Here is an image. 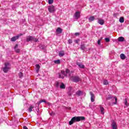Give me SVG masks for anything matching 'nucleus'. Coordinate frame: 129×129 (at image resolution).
Returning a JSON list of instances; mask_svg holds the SVG:
<instances>
[{
  "label": "nucleus",
  "mask_w": 129,
  "mask_h": 129,
  "mask_svg": "<svg viewBox=\"0 0 129 129\" xmlns=\"http://www.w3.org/2000/svg\"><path fill=\"white\" fill-rule=\"evenodd\" d=\"M85 119V117L84 116H77L73 117L71 121H69L70 125H71L74 123V122H76L77 121H80V120H84Z\"/></svg>",
  "instance_id": "obj_1"
},
{
  "label": "nucleus",
  "mask_w": 129,
  "mask_h": 129,
  "mask_svg": "<svg viewBox=\"0 0 129 129\" xmlns=\"http://www.w3.org/2000/svg\"><path fill=\"white\" fill-rule=\"evenodd\" d=\"M67 74L69 75V77H71V75H70V71L68 69L66 70V72L64 71H61L60 73L58 74L59 78H61V79H63L64 76H68Z\"/></svg>",
  "instance_id": "obj_2"
},
{
  "label": "nucleus",
  "mask_w": 129,
  "mask_h": 129,
  "mask_svg": "<svg viewBox=\"0 0 129 129\" xmlns=\"http://www.w3.org/2000/svg\"><path fill=\"white\" fill-rule=\"evenodd\" d=\"M11 69V64L9 62L5 63V67L3 68V71L5 73H7L9 70Z\"/></svg>",
  "instance_id": "obj_3"
},
{
  "label": "nucleus",
  "mask_w": 129,
  "mask_h": 129,
  "mask_svg": "<svg viewBox=\"0 0 129 129\" xmlns=\"http://www.w3.org/2000/svg\"><path fill=\"white\" fill-rule=\"evenodd\" d=\"M48 10L49 13H55V12H56V9L55 8V6L53 5L48 6Z\"/></svg>",
  "instance_id": "obj_4"
},
{
  "label": "nucleus",
  "mask_w": 129,
  "mask_h": 129,
  "mask_svg": "<svg viewBox=\"0 0 129 129\" xmlns=\"http://www.w3.org/2000/svg\"><path fill=\"white\" fill-rule=\"evenodd\" d=\"M71 80L74 81V82H79V81H81V78L77 76L71 77Z\"/></svg>",
  "instance_id": "obj_5"
},
{
  "label": "nucleus",
  "mask_w": 129,
  "mask_h": 129,
  "mask_svg": "<svg viewBox=\"0 0 129 129\" xmlns=\"http://www.w3.org/2000/svg\"><path fill=\"white\" fill-rule=\"evenodd\" d=\"M30 41H34V42H38V39L34 38L33 36H28L27 37V41L30 42Z\"/></svg>",
  "instance_id": "obj_6"
},
{
  "label": "nucleus",
  "mask_w": 129,
  "mask_h": 129,
  "mask_svg": "<svg viewBox=\"0 0 129 129\" xmlns=\"http://www.w3.org/2000/svg\"><path fill=\"white\" fill-rule=\"evenodd\" d=\"M22 34H20L16 36H14L13 37H12L11 38V41L12 42H15V41H17V40H18V39H19V38H20V37H21V36H22Z\"/></svg>",
  "instance_id": "obj_7"
},
{
  "label": "nucleus",
  "mask_w": 129,
  "mask_h": 129,
  "mask_svg": "<svg viewBox=\"0 0 129 129\" xmlns=\"http://www.w3.org/2000/svg\"><path fill=\"white\" fill-rule=\"evenodd\" d=\"M74 18L76 20H78L80 18V12H76L74 14Z\"/></svg>",
  "instance_id": "obj_8"
},
{
  "label": "nucleus",
  "mask_w": 129,
  "mask_h": 129,
  "mask_svg": "<svg viewBox=\"0 0 129 129\" xmlns=\"http://www.w3.org/2000/svg\"><path fill=\"white\" fill-rule=\"evenodd\" d=\"M90 94L91 95V102H94L95 99V96L94 95V94L92 93V92H90Z\"/></svg>",
  "instance_id": "obj_9"
},
{
  "label": "nucleus",
  "mask_w": 129,
  "mask_h": 129,
  "mask_svg": "<svg viewBox=\"0 0 129 129\" xmlns=\"http://www.w3.org/2000/svg\"><path fill=\"white\" fill-rule=\"evenodd\" d=\"M111 126L112 129H117V124H116V122L114 121L112 122Z\"/></svg>",
  "instance_id": "obj_10"
},
{
  "label": "nucleus",
  "mask_w": 129,
  "mask_h": 129,
  "mask_svg": "<svg viewBox=\"0 0 129 129\" xmlns=\"http://www.w3.org/2000/svg\"><path fill=\"white\" fill-rule=\"evenodd\" d=\"M98 23L100 25H104V20H103L102 19H98Z\"/></svg>",
  "instance_id": "obj_11"
},
{
  "label": "nucleus",
  "mask_w": 129,
  "mask_h": 129,
  "mask_svg": "<svg viewBox=\"0 0 129 129\" xmlns=\"http://www.w3.org/2000/svg\"><path fill=\"white\" fill-rule=\"evenodd\" d=\"M99 107L101 110V113H102V114H104V108H103L101 105L99 106Z\"/></svg>",
  "instance_id": "obj_12"
},
{
  "label": "nucleus",
  "mask_w": 129,
  "mask_h": 129,
  "mask_svg": "<svg viewBox=\"0 0 129 129\" xmlns=\"http://www.w3.org/2000/svg\"><path fill=\"white\" fill-rule=\"evenodd\" d=\"M65 54L64 51H61L58 52V56L59 57H63V56Z\"/></svg>",
  "instance_id": "obj_13"
},
{
  "label": "nucleus",
  "mask_w": 129,
  "mask_h": 129,
  "mask_svg": "<svg viewBox=\"0 0 129 129\" xmlns=\"http://www.w3.org/2000/svg\"><path fill=\"white\" fill-rule=\"evenodd\" d=\"M77 65L78 66H79V67H80V68L82 69H84L85 66L83 65V64H82V63L81 62H78L77 63Z\"/></svg>",
  "instance_id": "obj_14"
},
{
  "label": "nucleus",
  "mask_w": 129,
  "mask_h": 129,
  "mask_svg": "<svg viewBox=\"0 0 129 129\" xmlns=\"http://www.w3.org/2000/svg\"><path fill=\"white\" fill-rule=\"evenodd\" d=\"M120 58L121 60H124V59H126V56L124 55V54L121 53L120 55Z\"/></svg>",
  "instance_id": "obj_15"
},
{
  "label": "nucleus",
  "mask_w": 129,
  "mask_h": 129,
  "mask_svg": "<svg viewBox=\"0 0 129 129\" xmlns=\"http://www.w3.org/2000/svg\"><path fill=\"white\" fill-rule=\"evenodd\" d=\"M18 44H16L15 46V50L16 53H20V49H18Z\"/></svg>",
  "instance_id": "obj_16"
},
{
  "label": "nucleus",
  "mask_w": 129,
  "mask_h": 129,
  "mask_svg": "<svg viewBox=\"0 0 129 129\" xmlns=\"http://www.w3.org/2000/svg\"><path fill=\"white\" fill-rule=\"evenodd\" d=\"M95 20V17L94 16H91L89 19V22H91Z\"/></svg>",
  "instance_id": "obj_17"
},
{
  "label": "nucleus",
  "mask_w": 129,
  "mask_h": 129,
  "mask_svg": "<svg viewBox=\"0 0 129 129\" xmlns=\"http://www.w3.org/2000/svg\"><path fill=\"white\" fill-rule=\"evenodd\" d=\"M118 41L119 42H123V41H124V38H123L122 36L119 37L118 38Z\"/></svg>",
  "instance_id": "obj_18"
},
{
  "label": "nucleus",
  "mask_w": 129,
  "mask_h": 129,
  "mask_svg": "<svg viewBox=\"0 0 129 129\" xmlns=\"http://www.w3.org/2000/svg\"><path fill=\"white\" fill-rule=\"evenodd\" d=\"M56 32H57L58 34H61V33H62V29L60 27L57 28L56 29Z\"/></svg>",
  "instance_id": "obj_19"
},
{
  "label": "nucleus",
  "mask_w": 129,
  "mask_h": 129,
  "mask_svg": "<svg viewBox=\"0 0 129 129\" xmlns=\"http://www.w3.org/2000/svg\"><path fill=\"white\" fill-rule=\"evenodd\" d=\"M66 87L65 85L64 84V83H61V85L60 86V88L61 89H65Z\"/></svg>",
  "instance_id": "obj_20"
},
{
  "label": "nucleus",
  "mask_w": 129,
  "mask_h": 129,
  "mask_svg": "<svg viewBox=\"0 0 129 129\" xmlns=\"http://www.w3.org/2000/svg\"><path fill=\"white\" fill-rule=\"evenodd\" d=\"M36 72L37 73H39V70H40V65L36 64Z\"/></svg>",
  "instance_id": "obj_21"
},
{
  "label": "nucleus",
  "mask_w": 129,
  "mask_h": 129,
  "mask_svg": "<svg viewBox=\"0 0 129 129\" xmlns=\"http://www.w3.org/2000/svg\"><path fill=\"white\" fill-rule=\"evenodd\" d=\"M33 108H34V106L33 105H31L28 108L29 112H31L33 111Z\"/></svg>",
  "instance_id": "obj_22"
},
{
  "label": "nucleus",
  "mask_w": 129,
  "mask_h": 129,
  "mask_svg": "<svg viewBox=\"0 0 129 129\" xmlns=\"http://www.w3.org/2000/svg\"><path fill=\"white\" fill-rule=\"evenodd\" d=\"M114 99H115V102L112 103L111 105H113V104H116L117 103V98L116 97H114Z\"/></svg>",
  "instance_id": "obj_23"
},
{
  "label": "nucleus",
  "mask_w": 129,
  "mask_h": 129,
  "mask_svg": "<svg viewBox=\"0 0 129 129\" xmlns=\"http://www.w3.org/2000/svg\"><path fill=\"white\" fill-rule=\"evenodd\" d=\"M119 21L120 23H123V22H124V19L123 18V17H121L119 18Z\"/></svg>",
  "instance_id": "obj_24"
},
{
  "label": "nucleus",
  "mask_w": 129,
  "mask_h": 129,
  "mask_svg": "<svg viewBox=\"0 0 129 129\" xmlns=\"http://www.w3.org/2000/svg\"><path fill=\"white\" fill-rule=\"evenodd\" d=\"M77 95H78L79 96H80L82 94V92L81 91H78L76 93Z\"/></svg>",
  "instance_id": "obj_25"
},
{
  "label": "nucleus",
  "mask_w": 129,
  "mask_h": 129,
  "mask_svg": "<svg viewBox=\"0 0 129 129\" xmlns=\"http://www.w3.org/2000/svg\"><path fill=\"white\" fill-rule=\"evenodd\" d=\"M104 85H107L108 84V81L106 80H104L103 82Z\"/></svg>",
  "instance_id": "obj_26"
},
{
  "label": "nucleus",
  "mask_w": 129,
  "mask_h": 129,
  "mask_svg": "<svg viewBox=\"0 0 129 129\" xmlns=\"http://www.w3.org/2000/svg\"><path fill=\"white\" fill-rule=\"evenodd\" d=\"M42 102H44L46 103V100L43 99V100H41L40 101H39L38 102V104H41V103H42Z\"/></svg>",
  "instance_id": "obj_27"
},
{
  "label": "nucleus",
  "mask_w": 129,
  "mask_h": 129,
  "mask_svg": "<svg viewBox=\"0 0 129 129\" xmlns=\"http://www.w3.org/2000/svg\"><path fill=\"white\" fill-rule=\"evenodd\" d=\"M55 64H60V59L54 60Z\"/></svg>",
  "instance_id": "obj_28"
},
{
  "label": "nucleus",
  "mask_w": 129,
  "mask_h": 129,
  "mask_svg": "<svg viewBox=\"0 0 129 129\" xmlns=\"http://www.w3.org/2000/svg\"><path fill=\"white\" fill-rule=\"evenodd\" d=\"M54 3V0H48L49 5H52Z\"/></svg>",
  "instance_id": "obj_29"
},
{
  "label": "nucleus",
  "mask_w": 129,
  "mask_h": 129,
  "mask_svg": "<svg viewBox=\"0 0 129 129\" xmlns=\"http://www.w3.org/2000/svg\"><path fill=\"white\" fill-rule=\"evenodd\" d=\"M124 104L126 106H128V103H127V100H126V99H125Z\"/></svg>",
  "instance_id": "obj_30"
},
{
  "label": "nucleus",
  "mask_w": 129,
  "mask_h": 129,
  "mask_svg": "<svg viewBox=\"0 0 129 129\" xmlns=\"http://www.w3.org/2000/svg\"><path fill=\"white\" fill-rule=\"evenodd\" d=\"M105 42H106L107 43H108V42H109V41H110V40L109 38H105Z\"/></svg>",
  "instance_id": "obj_31"
},
{
  "label": "nucleus",
  "mask_w": 129,
  "mask_h": 129,
  "mask_svg": "<svg viewBox=\"0 0 129 129\" xmlns=\"http://www.w3.org/2000/svg\"><path fill=\"white\" fill-rule=\"evenodd\" d=\"M19 77L21 78H22V77H23V73H19Z\"/></svg>",
  "instance_id": "obj_32"
},
{
  "label": "nucleus",
  "mask_w": 129,
  "mask_h": 129,
  "mask_svg": "<svg viewBox=\"0 0 129 129\" xmlns=\"http://www.w3.org/2000/svg\"><path fill=\"white\" fill-rule=\"evenodd\" d=\"M113 98V97H111V96H110V97H107V98H106V100H109L110 99H112Z\"/></svg>",
  "instance_id": "obj_33"
},
{
  "label": "nucleus",
  "mask_w": 129,
  "mask_h": 129,
  "mask_svg": "<svg viewBox=\"0 0 129 129\" xmlns=\"http://www.w3.org/2000/svg\"><path fill=\"white\" fill-rule=\"evenodd\" d=\"M81 49H82V50H84L85 49V46L84 45H81Z\"/></svg>",
  "instance_id": "obj_34"
},
{
  "label": "nucleus",
  "mask_w": 129,
  "mask_h": 129,
  "mask_svg": "<svg viewBox=\"0 0 129 129\" xmlns=\"http://www.w3.org/2000/svg\"><path fill=\"white\" fill-rule=\"evenodd\" d=\"M69 44H72V40L69 39L68 41Z\"/></svg>",
  "instance_id": "obj_35"
},
{
  "label": "nucleus",
  "mask_w": 129,
  "mask_h": 129,
  "mask_svg": "<svg viewBox=\"0 0 129 129\" xmlns=\"http://www.w3.org/2000/svg\"><path fill=\"white\" fill-rule=\"evenodd\" d=\"M101 42V40H100V39H99L98 40V45H100V42Z\"/></svg>",
  "instance_id": "obj_36"
},
{
  "label": "nucleus",
  "mask_w": 129,
  "mask_h": 129,
  "mask_svg": "<svg viewBox=\"0 0 129 129\" xmlns=\"http://www.w3.org/2000/svg\"><path fill=\"white\" fill-rule=\"evenodd\" d=\"M75 35L76 36H79V33H76L75 34Z\"/></svg>",
  "instance_id": "obj_37"
},
{
  "label": "nucleus",
  "mask_w": 129,
  "mask_h": 129,
  "mask_svg": "<svg viewBox=\"0 0 129 129\" xmlns=\"http://www.w3.org/2000/svg\"><path fill=\"white\" fill-rule=\"evenodd\" d=\"M23 129H28V127L27 126H24L23 127Z\"/></svg>",
  "instance_id": "obj_38"
},
{
  "label": "nucleus",
  "mask_w": 129,
  "mask_h": 129,
  "mask_svg": "<svg viewBox=\"0 0 129 129\" xmlns=\"http://www.w3.org/2000/svg\"><path fill=\"white\" fill-rule=\"evenodd\" d=\"M58 86H59V83L57 82L56 83V87H58Z\"/></svg>",
  "instance_id": "obj_39"
},
{
  "label": "nucleus",
  "mask_w": 129,
  "mask_h": 129,
  "mask_svg": "<svg viewBox=\"0 0 129 129\" xmlns=\"http://www.w3.org/2000/svg\"><path fill=\"white\" fill-rule=\"evenodd\" d=\"M75 42H76L77 44H78V40H76V41H75Z\"/></svg>",
  "instance_id": "obj_40"
},
{
  "label": "nucleus",
  "mask_w": 129,
  "mask_h": 129,
  "mask_svg": "<svg viewBox=\"0 0 129 129\" xmlns=\"http://www.w3.org/2000/svg\"><path fill=\"white\" fill-rule=\"evenodd\" d=\"M69 95H71V94H69Z\"/></svg>",
  "instance_id": "obj_41"
},
{
  "label": "nucleus",
  "mask_w": 129,
  "mask_h": 129,
  "mask_svg": "<svg viewBox=\"0 0 129 129\" xmlns=\"http://www.w3.org/2000/svg\"><path fill=\"white\" fill-rule=\"evenodd\" d=\"M128 110H129V108H128Z\"/></svg>",
  "instance_id": "obj_42"
}]
</instances>
